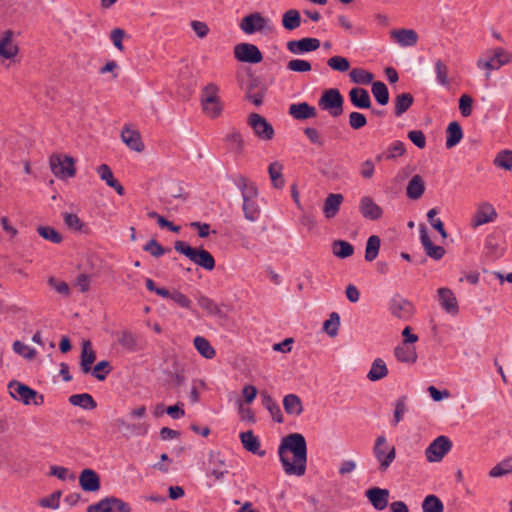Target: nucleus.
Returning <instances> with one entry per match:
<instances>
[{"instance_id": "dca6fc26", "label": "nucleus", "mask_w": 512, "mask_h": 512, "mask_svg": "<svg viewBox=\"0 0 512 512\" xmlns=\"http://www.w3.org/2000/svg\"><path fill=\"white\" fill-rule=\"evenodd\" d=\"M320 44L319 39L306 37L289 41L287 43V49L293 54H303L317 50Z\"/></svg>"}, {"instance_id": "f03ea898", "label": "nucleus", "mask_w": 512, "mask_h": 512, "mask_svg": "<svg viewBox=\"0 0 512 512\" xmlns=\"http://www.w3.org/2000/svg\"><path fill=\"white\" fill-rule=\"evenodd\" d=\"M174 249L183 254L196 265L211 271L215 268V259L210 252L203 248L191 247L184 241L177 240L174 243Z\"/></svg>"}, {"instance_id": "37998d69", "label": "nucleus", "mask_w": 512, "mask_h": 512, "mask_svg": "<svg viewBox=\"0 0 512 512\" xmlns=\"http://www.w3.org/2000/svg\"><path fill=\"white\" fill-rule=\"evenodd\" d=\"M371 92L376 100V102L384 106L389 102V91L384 82L376 81L372 83Z\"/></svg>"}, {"instance_id": "7c9ffc66", "label": "nucleus", "mask_w": 512, "mask_h": 512, "mask_svg": "<svg viewBox=\"0 0 512 512\" xmlns=\"http://www.w3.org/2000/svg\"><path fill=\"white\" fill-rule=\"evenodd\" d=\"M343 200L342 194L331 193L327 196L323 205V213L327 219L334 218L337 215Z\"/></svg>"}, {"instance_id": "338daca9", "label": "nucleus", "mask_w": 512, "mask_h": 512, "mask_svg": "<svg viewBox=\"0 0 512 512\" xmlns=\"http://www.w3.org/2000/svg\"><path fill=\"white\" fill-rule=\"evenodd\" d=\"M490 53L492 58L500 65V67L508 64L512 60V54L501 47L495 48L490 51Z\"/></svg>"}, {"instance_id": "79ce46f5", "label": "nucleus", "mask_w": 512, "mask_h": 512, "mask_svg": "<svg viewBox=\"0 0 512 512\" xmlns=\"http://www.w3.org/2000/svg\"><path fill=\"white\" fill-rule=\"evenodd\" d=\"M193 343L198 353L204 358L212 359L215 357L216 351L206 338L202 336H196L193 340Z\"/></svg>"}, {"instance_id": "cd10ccee", "label": "nucleus", "mask_w": 512, "mask_h": 512, "mask_svg": "<svg viewBox=\"0 0 512 512\" xmlns=\"http://www.w3.org/2000/svg\"><path fill=\"white\" fill-rule=\"evenodd\" d=\"M122 141L132 150L136 152H142L145 148L141 135L138 131L129 129L127 127L123 128L121 132Z\"/></svg>"}, {"instance_id": "20e7f679", "label": "nucleus", "mask_w": 512, "mask_h": 512, "mask_svg": "<svg viewBox=\"0 0 512 512\" xmlns=\"http://www.w3.org/2000/svg\"><path fill=\"white\" fill-rule=\"evenodd\" d=\"M218 87L214 83L206 85L201 92L203 111L211 118H217L222 112V105L218 96Z\"/></svg>"}, {"instance_id": "680f3d73", "label": "nucleus", "mask_w": 512, "mask_h": 512, "mask_svg": "<svg viewBox=\"0 0 512 512\" xmlns=\"http://www.w3.org/2000/svg\"><path fill=\"white\" fill-rule=\"evenodd\" d=\"M406 401H407V396H405V395L401 396L397 399V401L395 403L394 414H393V421H392L393 426H396L403 419V416H404L405 412L407 411Z\"/></svg>"}, {"instance_id": "f8f14e48", "label": "nucleus", "mask_w": 512, "mask_h": 512, "mask_svg": "<svg viewBox=\"0 0 512 512\" xmlns=\"http://www.w3.org/2000/svg\"><path fill=\"white\" fill-rule=\"evenodd\" d=\"M235 58L244 63L257 64L263 60L259 48L251 43H240L234 47Z\"/></svg>"}, {"instance_id": "9b49d317", "label": "nucleus", "mask_w": 512, "mask_h": 512, "mask_svg": "<svg viewBox=\"0 0 512 512\" xmlns=\"http://www.w3.org/2000/svg\"><path fill=\"white\" fill-rule=\"evenodd\" d=\"M130 510L126 502L114 496L106 497L87 508V512H130Z\"/></svg>"}, {"instance_id": "8fccbe9b", "label": "nucleus", "mask_w": 512, "mask_h": 512, "mask_svg": "<svg viewBox=\"0 0 512 512\" xmlns=\"http://www.w3.org/2000/svg\"><path fill=\"white\" fill-rule=\"evenodd\" d=\"M423 512H443L444 506L441 500L435 495H428L422 502Z\"/></svg>"}, {"instance_id": "39448f33", "label": "nucleus", "mask_w": 512, "mask_h": 512, "mask_svg": "<svg viewBox=\"0 0 512 512\" xmlns=\"http://www.w3.org/2000/svg\"><path fill=\"white\" fill-rule=\"evenodd\" d=\"M344 98L337 88L325 90L318 100V106L328 111L332 117H338L343 113Z\"/></svg>"}, {"instance_id": "7ed1b4c3", "label": "nucleus", "mask_w": 512, "mask_h": 512, "mask_svg": "<svg viewBox=\"0 0 512 512\" xmlns=\"http://www.w3.org/2000/svg\"><path fill=\"white\" fill-rule=\"evenodd\" d=\"M373 455L379 462L378 470L380 472H385L396 458V448L395 446L388 444L384 435H380L375 440Z\"/></svg>"}, {"instance_id": "aec40b11", "label": "nucleus", "mask_w": 512, "mask_h": 512, "mask_svg": "<svg viewBox=\"0 0 512 512\" xmlns=\"http://www.w3.org/2000/svg\"><path fill=\"white\" fill-rule=\"evenodd\" d=\"M351 104L358 109H372V102L369 92L362 87H354L349 91Z\"/></svg>"}, {"instance_id": "412c9836", "label": "nucleus", "mask_w": 512, "mask_h": 512, "mask_svg": "<svg viewBox=\"0 0 512 512\" xmlns=\"http://www.w3.org/2000/svg\"><path fill=\"white\" fill-rule=\"evenodd\" d=\"M439 303L441 307L451 315H456L459 311L457 299L449 288L438 289Z\"/></svg>"}, {"instance_id": "6ab92c4d", "label": "nucleus", "mask_w": 512, "mask_h": 512, "mask_svg": "<svg viewBox=\"0 0 512 512\" xmlns=\"http://www.w3.org/2000/svg\"><path fill=\"white\" fill-rule=\"evenodd\" d=\"M79 485L85 492H96L100 489V477L92 469L86 468L79 475Z\"/></svg>"}, {"instance_id": "4468645a", "label": "nucleus", "mask_w": 512, "mask_h": 512, "mask_svg": "<svg viewBox=\"0 0 512 512\" xmlns=\"http://www.w3.org/2000/svg\"><path fill=\"white\" fill-rule=\"evenodd\" d=\"M389 495L390 492L388 489L380 487H371L365 492L366 498L374 509L378 511H382L388 506Z\"/></svg>"}, {"instance_id": "774afa93", "label": "nucleus", "mask_w": 512, "mask_h": 512, "mask_svg": "<svg viewBox=\"0 0 512 512\" xmlns=\"http://www.w3.org/2000/svg\"><path fill=\"white\" fill-rule=\"evenodd\" d=\"M287 69L293 72H309L312 69L311 63L303 59H292L287 64Z\"/></svg>"}, {"instance_id": "e433bc0d", "label": "nucleus", "mask_w": 512, "mask_h": 512, "mask_svg": "<svg viewBox=\"0 0 512 512\" xmlns=\"http://www.w3.org/2000/svg\"><path fill=\"white\" fill-rule=\"evenodd\" d=\"M12 35V32L8 30L0 40V56L6 59L13 58L18 51L17 46L12 43Z\"/></svg>"}, {"instance_id": "c9c22d12", "label": "nucleus", "mask_w": 512, "mask_h": 512, "mask_svg": "<svg viewBox=\"0 0 512 512\" xmlns=\"http://www.w3.org/2000/svg\"><path fill=\"white\" fill-rule=\"evenodd\" d=\"M484 249L486 255L492 259L500 258L504 254V249L500 246L498 237L495 234H490L486 237Z\"/></svg>"}, {"instance_id": "4c0bfd02", "label": "nucleus", "mask_w": 512, "mask_h": 512, "mask_svg": "<svg viewBox=\"0 0 512 512\" xmlns=\"http://www.w3.org/2000/svg\"><path fill=\"white\" fill-rule=\"evenodd\" d=\"M236 185L241 191L243 202L256 199L258 195L257 187L253 183L248 184V181L244 176H239L237 178Z\"/></svg>"}, {"instance_id": "de8ad7c7", "label": "nucleus", "mask_w": 512, "mask_h": 512, "mask_svg": "<svg viewBox=\"0 0 512 512\" xmlns=\"http://www.w3.org/2000/svg\"><path fill=\"white\" fill-rule=\"evenodd\" d=\"M381 240L379 236L372 235L368 238L365 249V260L372 262L376 259L379 253Z\"/></svg>"}, {"instance_id": "58836bf2", "label": "nucleus", "mask_w": 512, "mask_h": 512, "mask_svg": "<svg viewBox=\"0 0 512 512\" xmlns=\"http://www.w3.org/2000/svg\"><path fill=\"white\" fill-rule=\"evenodd\" d=\"M68 401L71 405L81 407L85 410H93L97 407L96 401L88 393L73 394L69 397Z\"/></svg>"}, {"instance_id": "5701e85b", "label": "nucleus", "mask_w": 512, "mask_h": 512, "mask_svg": "<svg viewBox=\"0 0 512 512\" xmlns=\"http://www.w3.org/2000/svg\"><path fill=\"white\" fill-rule=\"evenodd\" d=\"M96 360V352L92 349L91 342L84 340L81 347L80 368L84 374L92 371V364Z\"/></svg>"}, {"instance_id": "393cba45", "label": "nucleus", "mask_w": 512, "mask_h": 512, "mask_svg": "<svg viewBox=\"0 0 512 512\" xmlns=\"http://www.w3.org/2000/svg\"><path fill=\"white\" fill-rule=\"evenodd\" d=\"M391 38L400 46H414L418 41V34L412 29H395L390 32Z\"/></svg>"}, {"instance_id": "bf43d9fd", "label": "nucleus", "mask_w": 512, "mask_h": 512, "mask_svg": "<svg viewBox=\"0 0 512 512\" xmlns=\"http://www.w3.org/2000/svg\"><path fill=\"white\" fill-rule=\"evenodd\" d=\"M405 151V144L402 141L396 140L387 148V151L385 152V160H393L396 157L402 156Z\"/></svg>"}, {"instance_id": "49530a36", "label": "nucleus", "mask_w": 512, "mask_h": 512, "mask_svg": "<svg viewBox=\"0 0 512 512\" xmlns=\"http://www.w3.org/2000/svg\"><path fill=\"white\" fill-rule=\"evenodd\" d=\"M332 250L333 254L340 259L348 258L354 253L353 245L345 240H335L332 243Z\"/></svg>"}, {"instance_id": "6e6552de", "label": "nucleus", "mask_w": 512, "mask_h": 512, "mask_svg": "<svg viewBox=\"0 0 512 512\" xmlns=\"http://www.w3.org/2000/svg\"><path fill=\"white\" fill-rule=\"evenodd\" d=\"M451 440L444 435L434 439L425 450L426 459L429 462H439L452 448Z\"/></svg>"}, {"instance_id": "69168bd1", "label": "nucleus", "mask_w": 512, "mask_h": 512, "mask_svg": "<svg viewBox=\"0 0 512 512\" xmlns=\"http://www.w3.org/2000/svg\"><path fill=\"white\" fill-rule=\"evenodd\" d=\"M13 351L28 360L34 359L37 354L35 349L28 347L27 345H25L23 342H21L19 340H16L13 343Z\"/></svg>"}, {"instance_id": "a18cd8bd", "label": "nucleus", "mask_w": 512, "mask_h": 512, "mask_svg": "<svg viewBox=\"0 0 512 512\" xmlns=\"http://www.w3.org/2000/svg\"><path fill=\"white\" fill-rule=\"evenodd\" d=\"M283 165L277 161L271 163L268 167V173L272 181V185L276 189L284 186V178L282 174Z\"/></svg>"}, {"instance_id": "72a5a7b5", "label": "nucleus", "mask_w": 512, "mask_h": 512, "mask_svg": "<svg viewBox=\"0 0 512 512\" xmlns=\"http://www.w3.org/2000/svg\"><path fill=\"white\" fill-rule=\"evenodd\" d=\"M283 407L287 414L299 416L303 412L300 397L296 394H288L283 399Z\"/></svg>"}, {"instance_id": "052dcab7", "label": "nucleus", "mask_w": 512, "mask_h": 512, "mask_svg": "<svg viewBox=\"0 0 512 512\" xmlns=\"http://www.w3.org/2000/svg\"><path fill=\"white\" fill-rule=\"evenodd\" d=\"M197 301H198L199 306L202 309H204L205 311H207L210 315H214L215 316V315H220L221 314V310L218 307V305L212 299H210L209 297L204 296V295H200L197 298Z\"/></svg>"}, {"instance_id": "2eb2a0df", "label": "nucleus", "mask_w": 512, "mask_h": 512, "mask_svg": "<svg viewBox=\"0 0 512 512\" xmlns=\"http://www.w3.org/2000/svg\"><path fill=\"white\" fill-rule=\"evenodd\" d=\"M359 212L368 220L377 221L383 215V209L370 196H363L359 203Z\"/></svg>"}, {"instance_id": "a211bd4d", "label": "nucleus", "mask_w": 512, "mask_h": 512, "mask_svg": "<svg viewBox=\"0 0 512 512\" xmlns=\"http://www.w3.org/2000/svg\"><path fill=\"white\" fill-rule=\"evenodd\" d=\"M420 240L427 256L434 260H440L444 256L445 249L432 243L424 225L420 226Z\"/></svg>"}, {"instance_id": "3c124183", "label": "nucleus", "mask_w": 512, "mask_h": 512, "mask_svg": "<svg viewBox=\"0 0 512 512\" xmlns=\"http://www.w3.org/2000/svg\"><path fill=\"white\" fill-rule=\"evenodd\" d=\"M37 232L42 238L55 244H59L63 240L62 235L51 226H38Z\"/></svg>"}, {"instance_id": "864d4df0", "label": "nucleus", "mask_w": 512, "mask_h": 512, "mask_svg": "<svg viewBox=\"0 0 512 512\" xmlns=\"http://www.w3.org/2000/svg\"><path fill=\"white\" fill-rule=\"evenodd\" d=\"M242 209L244 212V216L247 220L251 222H255L258 220L260 216V208L256 203V200H248L246 202H243Z\"/></svg>"}, {"instance_id": "c03bdc74", "label": "nucleus", "mask_w": 512, "mask_h": 512, "mask_svg": "<svg viewBox=\"0 0 512 512\" xmlns=\"http://www.w3.org/2000/svg\"><path fill=\"white\" fill-rule=\"evenodd\" d=\"M301 24L300 12L296 9L286 11L282 16V25L286 30L292 31Z\"/></svg>"}, {"instance_id": "9d476101", "label": "nucleus", "mask_w": 512, "mask_h": 512, "mask_svg": "<svg viewBox=\"0 0 512 512\" xmlns=\"http://www.w3.org/2000/svg\"><path fill=\"white\" fill-rule=\"evenodd\" d=\"M248 124L254 134L261 140H271L274 137V128L265 117L257 113H251L248 117Z\"/></svg>"}, {"instance_id": "e2e57ef3", "label": "nucleus", "mask_w": 512, "mask_h": 512, "mask_svg": "<svg viewBox=\"0 0 512 512\" xmlns=\"http://www.w3.org/2000/svg\"><path fill=\"white\" fill-rule=\"evenodd\" d=\"M63 220L65 225L74 231L83 232V228L85 227L82 220L76 215L72 213H64Z\"/></svg>"}, {"instance_id": "c756f323", "label": "nucleus", "mask_w": 512, "mask_h": 512, "mask_svg": "<svg viewBox=\"0 0 512 512\" xmlns=\"http://www.w3.org/2000/svg\"><path fill=\"white\" fill-rule=\"evenodd\" d=\"M261 403L269 411L273 420L277 423H283L284 418L278 403L271 397L267 391L260 392Z\"/></svg>"}, {"instance_id": "1a4fd4ad", "label": "nucleus", "mask_w": 512, "mask_h": 512, "mask_svg": "<svg viewBox=\"0 0 512 512\" xmlns=\"http://www.w3.org/2000/svg\"><path fill=\"white\" fill-rule=\"evenodd\" d=\"M388 308L394 317L404 321L410 320L415 312L413 303L400 294H395L391 298Z\"/></svg>"}, {"instance_id": "a19ab883", "label": "nucleus", "mask_w": 512, "mask_h": 512, "mask_svg": "<svg viewBox=\"0 0 512 512\" xmlns=\"http://www.w3.org/2000/svg\"><path fill=\"white\" fill-rule=\"evenodd\" d=\"M395 357L398 361L404 363H414L417 359V353L414 347L406 344L399 345L394 350Z\"/></svg>"}, {"instance_id": "f257e3e1", "label": "nucleus", "mask_w": 512, "mask_h": 512, "mask_svg": "<svg viewBox=\"0 0 512 512\" xmlns=\"http://www.w3.org/2000/svg\"><path fill=\"white\" fill-rule=\"evenodd\" d=\"M278 455L287 475L303 476L307 465V442L300 433L285 436L278 447Z\"/></svg>"}, {"instance_id": "f3484780", "label": "nucleus", "mask_w": 512, "mask_h": 512, "mask_svg": "<svg viewBox=\"0 0 512 512\" xmlns=\"http://www.w3.org/2000/svg\"><path fill=\"white\" fill-rule=\"evenodd\" d=\"M209 471L216 480H222L228 474V465L220 452L210 451L208 457Z\"/></svg>"}, {"instance_id": "473e14b6", "label": "nucleus", "mask_w": 512, "mask_h": 512, "mask_svg": "<svg viewBox=\"0 0 512 512\" xmlns=\"http://www.w3.org/2000/svg\"><path fill=\"white\" fill-rule=\"evenodd\" d=\"M463 138V130L457 121L449 123L446 129V148L451 149L455 147Z\"/></svg>"}, {"instance_id": "ea45409f", "label": "nucleus", "mask_w": 512, "mask_h": 512, "mask_svg": "<svg viewBox=\"0 0 512 512\" xmlns=\"http://www.w3.org/2000/svg\"><path fill=\"white\" fill-rule=\"evenodd\" d=\"M414 103L411 93H401L395 98L394 114L396 117L403 115Z\"/></svg>"}, {"instance_id": "0eeeda50", "label": "nucleus", "mask_w": 512, "mask_h": 512, "mask_svg": "<svg viewBox=\"0 0 512 512\" xmlns=\"http://www.w3.org/2000/svg\"><path fill=\"white\" fill-rule=\"evenodd\" d=\"M50 168L57 178L74 177L76 169L74 159L68 155L54 154L50 157Z\"/></svg>"}, {"instance_id": "13d9d810", "label": "nucleus", "mask_w": 512, "mask_h": 512, "mask_svg": "<svg viewBox=\"0 0 512 512\" xmlns=\"http://www.w3.org/2000/svg\"><path fill=\"white\" fill-rule=\"evenodd\" d=\"M327 65L335 71L346 72L350 68V62L343 56H332L327 60Z\"/></svg>"}, {"instance_id": "b1692460", "label": "nucleus", "mask_w": 512, "mask_h": 512, "mask_svg": "<svg viewBox=\"0 0 512 512\" xmlns=\"http://www.w3.org/2000/svg\"><path fill=\"white\" fill-rule=\"evenodd\" d=\"M496 217L497 213L493 206L489 203H484L478 207L472 219V224L474 227H478L480 225L494 221Z\"/></svg>"}, {"instance_id": "ddd939ff", "label": "nucleus", "mask_w": 512, "mask_h": 512, "mask_svg": "<svg viewBox=\"0 0 512 512\" xmlns=\"http://www.w3.org/2000/svg\"><path fill=\"white\" fill-rule=\"evenodd\" d=\"M268 20L262 16L261 13H251L242 18L240 22L241 30L246 34H254L255 32L262 31L267 26Z\"/></svg>"}, {"instance_id": "0e129e2a", "label": "nucleus", "mask_w": 512, "mask_h": 512, "mask_svg": "<svg viewBox=\"0 0 512 512\" xmlns=\"http://www.w3.org/2000/svg\"><path fill=\"white\" fill-rule=\"evenodd\" d=\"M143 250L145 252H148L150 253L152 256L154 257H160L162 256L163 254H165L166 252H169L170 249H166L164 248L160 243H158L157 240L155 239H151L149 240L144 246H143Z\"/></svg>"}, {"instance_id": "2f4dec72", "label": "nucleus", "mask_w": 512, "mask_h": 512, "mask_svg": "<svg viewBox=\"0 0 512 512\" xmlns=\"http://www.w3.org/2000/svg\"><path fill=\"white\" fill-rule=\"evenodd\" d=\"M425 191V182L423 178L416 174L414 175L410 181L408 182V185L406 187V195L409 199L417 200L419 199Z\"/></svg>"}, {"instance_id": "a878e982", "label": "nucleus", "mask_w": 512, "mask_h": 512, "mask_svg": "<svg viewBox=\"0 0 512 512\" xmlns=\"http://www.w3.org/2000/svg\"><path fill=\"white\" fill-rule=\"evenodd\" d=\"M240 440L243 448L248 452L256 454L260 457L265 456L266 452L264 450H260V440L257 436L254 435L252 430L241 432Z\"/></svg>"}, {"instance_id": "bb28decb", "label": "nucleus", "mask_w": 512, "mask_h": 512, "mask_svg": "<svg viewBox=\"0 0 512 512\" xmlns=\"http://www.w3.org/2000/svg\"><path fill=\"white\" fill-rule=\"evenodd\" d=\"M119 344L129 352H138L143 349L138 337L129 330L117 334Z\"/></svg>"}, {"instance_id": "4be33fe9", "label": "nucleus", "mask_w": 512, "mask_h": 512, "mask_svg": "<svg viewBox=\"0 0 512 512\" xmlns=\"http://www.w3.org/2000/svg\"><path fill=\"white\" fill-rule=\"evenodd\" d=\"M288 113L296 120H306L317 116L316 108L307 102L291 104Z\"/></svg>"}, {"instance_id": "603ef678", "label": "nucleus", "mask_w": 512, "mask_h": 512, "mask_svg": "<svg viewBox=\"0 0 512 512\" xmlns=\"http://www.w3.org/2000/svg\"><path fill=\"white\" fill-rule=\"evenodd\" d=\"M340 326V316L337 312H332L329 319L323 323V330L331 337H335L338 334Z\"/></svg>"}, {"instance_id": "09e8293b", "label": "nucleus", "mask_w": 512, "mask_h": 512, "mask_svg": "<svg viewBox=\"0 0 512 512\" xmlns=\"http://www.w3.org/2000/svg\"><path fill=\"white\" fill-rule=\"evenodd\" d=\"M349 77L356 84L367 85L373 81L374 75L363 68H354L350 71Z\"/></svg>"}, {"instance_id": "4d7b16f0", "label": "nucleus", "mask_w": 512, "mask_h": 512, "mask_svg": "<svg viewBox=\"0 0 512 512\" xmlns=\"http://www.w3.org/2000/svg\"><path fill=\"white\" fill-rule=\"evenodd\" d=\"M435 72L437 82L444 87H448L450 85V81L448 78V67L440 59L435 62Z\"/></svg>"}, {"instance_id": "5fc2aeb1", "label": "nucleus", "mask_w": 512, "mask_h": 512, "mask_svg": "<svg viewBox=\"0 0 512 512\" xmlns=\"http://www.w3.org/2000/svg\"><path fill=\"white\" fill-rule=\"evenodd\" d=\"M494 164L497 167H500L504 170L512 172V151L511 150L500 151L494 159Z\"/></svg>"}, {"instance_id": "423d86ee", "label": "nucleus", "mask_w": 512, "mask_h": 512, "mask_svg": "<svg viewBox=\"0 0 512 512\" xmlns=\"http://www.w3.org/2000/svg\"><path fill=\"white\" fill-rule=\"evenodd\" d=\"M10 395L17 401L23 402L25 405H29L32 401L35 405L43 403V396L39 395L37 391L30 388L29 386L13 380L8 385Z\"/></svg>"}, {"instance_id": "6e6d98bb", "label": "nucleus", "mask_w": 512, "mask_h": 512, "mask_svg": "<svg viewBox=\"0 0 512 512\" xmlns=\"http://www.w3.org/2000/svg\"><path fill=\"white\" fill-rule=\"evenodd\" d=\"M112 367L109 361L102 360L98 362L94 367H92V371L90 372L92 376H94L99 381H104L107 375L111 372Z\"/></svg>"}, {"instance_id": "f704fd0d", "label": "nucleus", "mask_w": 512, "mask_h": 512, "mask_svg": "<svg viewBox=\"0 0 512 512\" xmlns=\"http://www.w3.org/2000/svg\"><path fill=\"white\" fill-rule=\"evenodd\" d=\"M388 368L381 358H376L371 365L369 372L367 373L368 380L372 382L379 381L388 375Z\"/></svg>"}, {"instance_id": "c85d7f7f", "label": "nucleus", "mask_w": 512, "mask_h": 512, "mask_svg": "<svg viewBox=\"0 0 512 512\" xmlns=\"http://www.w3.org/2000/svg\"><path fill=\"white\" fill-rule=\"evenodd\" d=\"M97 173L99 175V177L101 178V180L105 181L106 184L115 189V191L119 194V195H124V187L121 185V183L114 178L113 176V172L111 170V168L107 165V164H101L98 166L97 168Z\"/></svg>"}]
</instances>
